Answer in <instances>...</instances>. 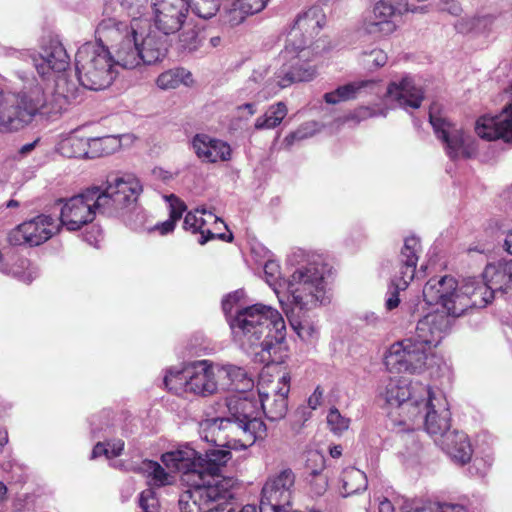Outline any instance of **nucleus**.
Instances as JSON below:
<instances>
[{"label":"nucleus","mask_w":512,"mask_h":512,"mask_svg":"<svg viewBox=\"0 0 512 512\" xmlns=\"http://www.w3.org/2000/svg\"><path fill=\"white\" fill-rule=\"evenodd\" d=\"M229 459L230 452L226 450H210L203 458L194 449L185 447L162 455L161 460L168 471L152 460L142 461L135 471L156 487L172 485L174 473H182V481L189 488L180 495V512H207L217 501L233 498L236 480L220 474L221 467Z\"/></svg>","instance_id":"1"},{"label":"nucleus","mask_w":512,"mask_h":512,"mask_svg":"<svg viewBox=\"0 0 512 512\" xmlns=\"http://www.w3.org/2000/svg\"><path fill=\"white\" fill-rule=\"evenodd\" d=\"M235 339L266 365L285 363L288 357L286 324L281 314L270 306L255 304L239 310L230 320Z\"/></svg>","instance_id":"2"},{"label":"nucleus","mask_w":512,"mask_h":512,"mask_svg":"<svg viewBox=\"0 0 512 512\" xmlns=\"http://www.w3.org/2000/svg\"><path fill=\"white\" fill-rule=\"evenodd\" d=\"M143 187L132 174H112L104 188L94 186L64 201L60 221L68 231H77L91 223L97 213L112 215L134 204Z\"/></svg>","instance_id":"3"},{"label":"nucleus","mask_w":512,"mask_h":512,"mask_svg":"<svg viewBox=\"0 0 512 512\" xmlns=\"http://www.w3.org/2000/svg\"><path fill=\"white\" fill-rule=\"evenodd\" d=\"M228 416L208 419L201 424L202 438L229 449H246L263 438L266 426L255 416V403L233 394L226 398Z\"/></svg>","instance_id":"4"},{"label":"nucleus","mask_w":512,"mask_h":512,"mask_svg":"<svg viewBox=\"0 0 512 512\" xmlns=\"http://www.w3.org/2000/svg\"><path fill=\"white\" fill-rule=\"evenodd\" d=\"M332 266L318 253L296 249L290 255V312H308L331 302Z\"/></svg>","instance_id":"5"},{"label":"nucleus","mask_w":512,"mask_h":512,"mask_svg":"<svg viewBox=\"0 0 512 512\" xmlns=\"http://www.w3.org/2000/svg\"><path fill=\"white\" fill-rule=\"evenodd\" d=\"M423 298L428 305H440L449 318L462 316L470 308H483L491 302V293L477 286L476 278L459 284L452 276L433 277L423 287Z\"/></svg>","instance_id":"6"},{"label":"nucleus","mask_w":512,"mask_h":512,"mask_svg":"<svg viewBox=\"0 0 512 512\" xmlns=\"http://www.w3.org/2000/svg\"><path fill=\"white\" fill-rule=\"evenodd\" d=\"M20 58L29 57L32 61L40 81L33 79L24 87L41 86L44 89L46 98L54 89L64 95L65 89L62 83L65 82V72L69 67L70 59L62 43L54 38L42 43L40 50L35 53L30 50L19 52Z\"/></svg>","instance_id":"7"},{"label":"nucleus","mask_w":512,"mask_h":512,"mask_svg":"<svg viewBox=\"0 0 512 512\" xmlns=\"http://www.w3.org/2000/svg\"><path fill=\"white\" fill-rule=\"evenodd\" d=\"M46 106L41 86L23 87L19 93L5 91L0 83V131H17L32 122Z\"/></svg>","instance_id":"8"},{"label":"nucleus","mask_w":512,"mask_h":512,"mask_svg":"<svg viewBox=\"0 0 512 512\" xmlns=\"http://www.w3.org/2000/svg\"><path fill=\"white\" fill-rule=\"evenodd\" d=\"M76 74L80 84L98 91L109 87L117 71L111 53L101 42H87L76 53Z\"/></svg>","instance_id":"9"},{"label":"nucleus","mask_w":512,"mask_h":512,"mask_svg":"<svg viewBox=\"0 0 512 512\" xmlns=\"http://www.w3.org/2000/svg\"><path fill=\"white\" fill-rule=\"evenodd\" d=\"M423 384H411L402 377L388 379L380 391V397L391 407V418L398 425L414 422L421 413L420 404L424 397L419 396Z\"/></svg>","instance_id":"10"},{"label":"nucleus","mask_w":512,"mask_h":512,"mask_svg":"<svg viewBox=\"0 0 512 512\" xmlns=\"http://www.w3.org/2000/svg\"><path fill=\"white\" fill-rule=\"evenodd\" d=\"M432 356V347L413 334L390 346L385 364L400 373L420 374Z\"/></svg>","instance_id":"11"},{"label":"nucleus","mask_w":512,"mask_h":512,"mask_svg":"<svg viewBox=\"0 0 512 512\" xmlns=\"http://www.w3.org/2000/svg\"><path fill=\"white\" fill-rule=\"evenodd\" d=\"M419 396L424 397L420 404L421 413L414 422H407V430L424 424L428 434L439 440L449 432L450 412L446 400L440 395L436 396L429 387H419Z\"/></svg>","instance_id":"12"},{"label":"nucleus","mask_w":512,"mask_h":512,"mask_svg":"<svg viewBox=\"0 0 512 512\" xmlns=\"http://www.w3.org/2000/svg\"><path fill=\"white\" fill-rule=\"evenodd\" d=\"M434 108L429 112V120L438 139L445 145L451 159L471 157L475 151L474 140L462 127L434 115Z\"/></svg>","instance_id":"13"},{"label":"nucleus","mask_w":512,"mask_h":512,"mask_svg":"<svg viewBox=\"0 0 512 512\" xmlns=\"http://www.w3.org/2000/svg\"><path fill=\"white\" fill-rule=\"evenodd\" d=\"M420 248L421 245L418 238L408 237L405 239L399 255V271L395 273L391 280V290L385 302L388 310L398 307L400 303L399 292L404 291L413 280Z\"/></svg>","instance_id":"14"},{"label":"nucleus","mask_w":512,"mask_h":512,"mask_svg":"<svg viewBox=\"0 0 512 512\" xmlns=\"http://www.w3.org/2000/svg\"><path fill=\"white\" fill-rule=\"evenodd\" d=\"M59 229L60 225L55 218L41 214L13 229L9 234V241L13 245L38 246L57 234Z\"/></svg>","instance_id":"15"},{"label":"nucleus","mask_w":512,"mask_h":512,"mask_svg":"<svg viewBox=\"0 0 512 512\" xmlns=\"http://www.w3.org/2000/svg\"><path fill=\"white\" fill-rule=\"evenodd\" d=\"M190 6V0H155L152 16L154 29L163 32L179 30Z\"/></svg>","instance_id":"16"},{"label":"nucleus","mask_w":512,"mask_h":512,"mask_svg":"<svg viewBox=\"0 0 512 512\" xmlns=\"http://www.w3.org/2000/svg\"><path fill=\"white\" fill-rule=\"evenodd\" d=\"M188 392L201 396L214 394L218 389L217 367L209 360H200L187 365Z\"/></svg>","instance_id":"17"},{"label":"nucleus","mask_w":512,"mask_h":512,"mask_svg":"<svg viewBox=\"0 0 512 512\" xmlns=\"http://www.w3.org/2000/svg\"><path fill=\"white\" fill-rule=\"evenodd\" d=\"M451 326V318L443 311L436 310L417 322L414 335L433 348L449 333Z\"/></svg>","instance_id":"18"},{"label":"nucleus","mask_w":512,"mask_h":512,"mask_svg":"<svg viewBox=\"0 0 512 512\" xmlns=\"http://www.w3.org/2000/svg\"><path fill=\"white\" fill-rule=\"evenodd\" d=\"M288 473L282 471L277 477L269 479L262 489L260 512H287Z\"/></svg>","instance_id":"19"},{"label":"nucleus","mask_w":512,"mask_h":512,"mask_svg":"<svg viewBox=\"0 0 512 512\" xmlns=\"http://www.w3.org/2000/svg\"><path fill=\"white\" fill-rule=\"evenodd\" d=\"M137 36L144 34H126L112 46L110 53L115 68L133 70L143 65Z\"/></svg>","instance_id":"20"},{"label":"nucleus","mask_w":512,"mask_h":512,"mask_svg":"<svg viewBox=\"0 0 512 512\" xmlns=\"http://www.w3.org/2000/svg\"><path fill=\"white\" fill-rule=\"evenodd\" d=\"M483 279H477V286H484L491 293V300L495 293H508L512 290V260L488 264Z\"/></svg>","instance_id":"21"},{"label":"nucleus","mask_w":512,"mask_h":512,"mask_svg":"<svg viewBox=\"0 0 512 512\" xmlns=\"http://www.w3.org/2000/svg\"><path fill=\"white\" fill-rule=\"evenodd\" d=\"M192 148L197 157L205 163L228 161L231 158V148L228 143L206 134L195 135L192 139Z\"/></svg>","instance_id":"22"},{"label":"nucleus","mask_w":512,"mask_h":512,"mask_svg":"<svg viewBox=\"0 0 512 512\" xmlns=\"http://www.w3.org/2000/svg\"><path fill=\"white\" fill-rule=\"evenodd\" d=\"M414 12L406 0H380L373 8L370 17V25L379 27L380 31H391L395 28L392 19L397 18V14L405 12Z\"/></svg>","instance_id":"23"},{"label":"nucleus","mask_w":512,"mask_h":512,"mask_svg":"<svg viewBox=\"0 0 512 512\" xmlns=\"http://www.w3.org/2000/svg\"><path fill=\"white\" fill-rule=\"evenodd\" d=\"M211 223L214 225H224V222L213 213L207 212L205 209H195V211L186 214L183 227L192 233H200L198 243L201 245L214 238L224 240V234L214 233L207 227Z\"/></svg>","instance_id":"24"},{"label":"nucleus","mask_w":512,"mask_h":512,"mask_svg":"<svg viewBox=\"0 0 512 512\" xmlns=\"http://www.w3.org/2000/svg\"><path fill=\"white\" fill-rule=\"evenodd\" d=\"M386 96L405 109L419 108L424 98L423 91L414 85L409 76L403 77L399 82H391L388 85Z\"/></svg>","instance_id":"25"},{"label":"nucleus","mask_w":512,"mask_h":512,"mask_svg":"<svg viewBox=\"0 0 512 512\" xmlns=\"http://www.w3.org/2000/svg\"><path fill=\"white\" fill-rule=\"evenodd\" d=\"M436 442L455 462L465 464L472 457V447L464 432L449 431Z\"/></svg>","instance_id":"26"},{"label":"nucleus","mask_w":512,"mask_h":512,"mask_svg":"<svg viewBox=\"0 0 512 512\" xmlns=\"http://www.w3.org/2000/svg\"><path fill=\"white\" fill-rule=\"evenodd\" d=\"M167 34H144L138 37L143 65H152L162 61L168 52Z\"/></svg>","instance_id":"27"},{"label":"nucleus","mask_w":512,"mask_h":512,"mask_svg":"<svg viewBox=\"0 0 512 512\" xmlns=\"http://www.w3.org/2000/svg\"><path fill=\"white\" fill-rule=\"evenodd\" d=\"M307 466L311 468L308 477L310 492L314 496H322L328 488L327 476L322 473L325 466L324 456L317 452H310L307 459Z\"/></svg>","instance_id":"28"},{"label":"nucleus","mask_w":512,"mask_h":512,"mask_svg":"<svg viewBox=\"0 0 512 512\" xmlns=\"http://www.w3.org/2000/svg\"><path fill=\"white\" fill-rule=\"evenodd\" d=\"M378 85L376 80H359L339 86L332 92L324 94L328 104H337L342 101L355 99L364 90H373Z\"/></svg>","instance_id":"29"},{"label":"nucleus","mask_w":512,"mask_h":512,"mask_svg":"<svg viewBox=\"0 0 512 512\" xmlns=\"http://www.w3.org/2000/svg\"><path fill=\"white\" fill-rule=\"evenodd\" d=\"M311 56L310 48H302L297 51V56H290V82L310 81L315 77L316 69L310 63Z\"/></svg>","instance_id":"30"},{"label":"nucleus","mask_w":512,"mask_h":512,"mask_svg":"<svg viewBox=\"0 0 512 512\" xmlns=\"http://www.w3.org/2000/svg\"><path fill=\"white\" fill-rule=\"evenodd\" d=\"M217 377L227 379L228 382L222 383L223 386H229L233 390L244 392L253 387V380L246 370L232 364L217 366Z\"/></svg>","instance_id":"31"},{"label":"nucleus","mask_w":512,"mask_h":512,"mask_svg":"<svg viewBox=\"0 0 512 512\" xmlns=\"http://www.w3.org/2000/svg\"><path fill=\"white\" fill-rule=\"evenodd\" d=\"M119 2L121 7L132 17L130 32H138V30L153 32L152 16L147 17L143 13L148 0H119Z\"/></svg>","instance_id":"32"},{"label":"nucleus","mask_w":512,"mask_h":512,"mask_svg":"<svg viewBox=\"0 0 512 512\" xmlns=\"http://www.w3.org/2000/svg\"><path fill=\"white\" fill-rule=\"evenodd\" d=\"M57 149L62 156L67 158H89L88 137L80 136L77 132L62 138Z\"/></svg>","instance_id":"33"},{"label":"nucleus","mask_w":512,"mask_h":512,"mask_svg":"<svg viewBox=\"0 0 512 512\" xmlns=\"http://www.w3.org/2000/svg\"><path fill=\"white\" fill-rule=\"evenodd\" d=\"M193 83L192 73L182 67L166 70L156 79V85L161 90L176 89L180 85L190 87Z\"/></svg>","instance_id":"34"},{"label":"nucleus","mask_w":512,"mask_h":512,"mask_svg":"<svg viewBox=\"0 0 512 512\" xmlns=\"http://www.w3.org/2000/svg\"><path fill=\"white\" fill-rule=\"evenodd\" d=\"M326 15L319 6H312L300 14L293 25V29L302 31H316L326 26Z\"/></svg>","instance_id":"35"},{"label":"nucleus","mask_w":512,"mask_h":512,"mask_svg":"<svg viewBox=\"0 0 512 512\" xmlns=\"http://www.w3.org/2000/svg\"><path fill=\"white\" fill-rule=\"evenodd\" d=\"M261 406L268 419L277 421L285 418L288 411V388L286 390L280 389L275 395L273 401H261Z\"/></svg>","instance_id":"36"},{"label":"nucleus","mask_w":512,"mask_h":512,"mask_svg":"<svg viewBox=\"0 0 512 512\" xmlns=\"http://www.w3.org/2000/svg\"><path fill=\"white\" fill-rule=\"evenodd\" d=\"M341 480L345 497L366 490L368 484L366 474L354 467L346 468Z\"/></svg>","instance_id":"37"},{"label":"nucleus","mask_w":512,"mask_h":512,"mask_svg":"<svg viewBox=\"0 0 512 512\" xmlns=\"http://www.w3.org/2000/svg\"><path fill=\"white\" fill-rule=\"evenodd\" d=\"M264 274L266 282L270 287H272L275 294L277 295L284 313L288 315L287 310L284 308V301L280 297V294L285 292V290L288 288V284L287 281L281 276L279 264L274 260L267 261L264 265Z\"/></svg>","instance_id":"38"},{"label":"nucleus","mask_w":512,"mask_h":512,"mask_svg":"<svg viewBox=\"0 0 512 512\" xmlns=\"http://www.w3.org/2000/svg\"><path fill=\"white\" fill-rule=\"evenodd\" d=\"M268 0H235L233 9L229 12L231 25L243 21L244 15L254 14L264 9Z\"/></svg>","instance_id":"39"},{"label":"nucleus","mask_w":512,"mask_h":512,"mask_svg":"<svg viewBox=\"0 0 512 512\" xmlns=\"http://www.w3.org/2000/svg\"><path fill=\"white\" fill-rule=\"evenodd\" d=\"M324 391L318 386L308 398V408L305 406L299 407L294 413L293 429L299 431L302 425L311 417V410H315L321 405Z\"/></svg>","instance_id":"40"},{"label":"nucleus","mask_w":512,"mask_h":512,"mask_svg":"<svg viewBox=\"0 0 512 512\" xmlns=\"http://www.w3.org/2000/svg\"><path fill=\"white\" fill-rule=\"evenodd\" d=\"M188 382L187 365L183 368H170L164 377L165 387L176 394L188 392Z\"/></svg>","instance_id":"41"},{"label":"nucleus","mask_w":512,"mask_h":512,"mask_svg":"<svg viewBox=\"0 0 512 512\" xmlns=\"http://www.w3.org/2000/svg\"><path fill=\"white\" fill-rule=\"evenodd\" d=\"M167 201L170 206L169 219L154 227V230L159 231L161 235L168 234L174 230L176 221L181 218L185 210L184 203L175 195L168 196Z\"/></svg>","instance_id":"42"},{"label":"nucleus","mask_w":512,"mask_h":512,"mask_svg":"<svg viewBox=\"0 0 512 512\" xmlns=\"http://www.w3.org/2000/svg\"><path fill=\"white\" fill-rule=\"evenodd\" d=\"M89 158L101 157L111 154L119 146V141L114 136L88 138Z\"/></svg>","instance_id":"43"},{"label":"nucleus","mask_w":512,"mask_h":512,"mask_svg":"<svg viewBox=\"0 0 512 512\" xmlns=\"http://www.w3.org/2000/svg\"><path fill=\"white\" fill-rule=\"evenodd\" d=\"M287 114L286 104L279 102L271 106L263 117L256 120L255 127L258 129L274 128L284 119Z\"/></svg>","instance_id":"44"},{"label":"nucleus","mask_w":512,"mask_h":512,"mask_svg":"<svg viewBox=\"0 0 512 512\" xmlns=\"http://www.w3.org/2000/svg\"><path fill=\"white\" fill-rule=\"evenodd\" d=\"M290 327L295 331L297 336L304 342L310 343L317 338V329L314 322L309 317L301 320H290Z\"/></svg>","instance_id":"45"},{"label":"nucleus","mask_w":512,"mask_h":512,"mask_svg":"<svg viewBox=\"0 0 512 512\" xmlns=\"http://www.w3.org/2000/svg\"><path fill=\"white\" fill-rule=\"evenodd\" d=\"M327 425L335 435H341L350 426V419L343 416L337 408H331L327 414Z\"/></svg>","instance_id":"46"},{"label":"nucleus","mask_w":512,"mask_h":512,"mask_svg":"<svg viewBox=\"0 0 512 512\" xmlns=\"http://www.w3.org/2000/svg\"><path fill=\"white\" fill-rule=\"evenodd\" d=\"M5 259H7L6 262L9 264V266L11 268H14V269L20 271V273L22 275H24V276L31 275V279L29 281H24L25 283L32 282V280L36 277L37 272L34 268L30 267L31 265H30V262L28 259L19 257L14 253H7V256Z\"/></svg>","instance_id":"47"},{"label":"nucleus","mask_w":512,"mask_h":512,"mask_svg":"<svg viewBox=\"0 0 512 512\" xmlns=\"http://www.w3.org/2000/svg\"><path fill=\"white\" fill-rule=\"evenodd\" d=\"M219 6V0H193L190 7L199 17L208 19L216 14Z\"/></svg>","instance_id":"48"},{"label":"nucleus","mask_w":512,"mask_h":512,"mask_svg":"<svg viewBox=\"0 0 512 512\" xmlns=\"http://www.w3.org/2000/svg\"><path fill=\"white\" fill-rule=\"evenodd\" d=\"M147 483H149V479L147 478ZM150 488L142 491L139 497V505L144 512H158V500L156 498L155 492L152 486L148 484Z\"/></svg>","instance_id":"49"},{"label":"nucleus","mask_w":512,"mask_h":512,"mask_svg":"<svg viewBox=\"0 0 512 512\" xmlns=\"http://www.w3.org/2000/svg\"><path fill=\"white\" fill-rule=\"evenodd\" d=\"M410 512H465L461 505L448 503H427L421 507H415Z\"/></svg>","instance_id":"50"},{"label":"nucleus","mask_w":512,"mask_h":512,"mask_svg":"<svg viewBox=\"0 0 512 512\" xmlns=\"http://www.w3.org/2000/svg\"><path fill=\"white\" fill-rule=\"evenodd\" d=\"M378 115L386 116V112L384 110H376L373 107L361 106L355 109L348 117V120H353L356 122H360L366 120L371 117H375Z\"/></svg>","instance_id":"51"},{"label":"nucleus","mask_w":512,"mask_h":512,"mask_svg":"<svg viewBox=\"0 0 512 512\" xmlns=\"http://www.w3.org/2000/svg\"><path fill=\"white\" fill-rule=\"evenodd\" d=\"M494 18L491 15L476 16L467 21L466 28L469 30H487L491 28Z\"/></svg>","instance_id":"52"},{"label":"nucleus","mask_w":512,"mask_h":512,"mask_svg":"<svg viewBox=\"0 0 512 512\" xmlns=\"http://www.w3.org/2000/svg\"><path fill=\"white\" fill-rule=\"evenodd\" d=\"M199 35L200 34H180V48L188 52H193L197 50L202 41Z\"/></svg>","instance_id":"53"},{"label":"nucleus","mask_w":512,"mask_h":512,"mask_svg":"<svg viewBox=\"0 0 512 512\" xmlns=\"http://www.w3.org/2000/svg\"><path fill=\"white\" fill-rule=\"evenodd\" d=\"M319 130L316 122H307L290 135V140H302L313 136Z\"/></svg>","instance_id":"54"},{"label":"nucleus","mask_w":512,"mask_h":512,"mask_svg":"<svg viewBox=\"0 0 512 512\" xmlns=\"http://www.w3.org/2000/svg\"><path fill=\"white\" fill-rule=\"evenodd\" d=\"M126 29V25L117 21L115 18H106L98 25L96 32H108L110 30L122 31Z\"/></svg>","instance_id":"55"},{"label":"nucleus","mask_w":512,"mask_h":512,"mask_svg":"<svg viewBox=\"0 0 512 512\" xmlns=\"http://www.w3.org/2000/svg\"><path fill=\"white\" fill-rule=\"evenodd\" d=\"M6 256H7V254H2L0 252V271L4 274L12 275V276L20 279L21 281H29L31 279V275L24 276L20 273V271L14 269V268H11L9 266V264L6 262L7 261V259H5Z\"/></svg>","instance_id":"56"},{"label":"nucleus","mask_w":512,"mask_h":512,"mask_svg":"<svg viewBox=\"0 0 512 512\" xmlns=\"http://www.w3.org/2000/svg\"><path fill=\"white\" fill-rule=\"evenodd\" d=\"M110 450L109 458L117 457L121 454L124 449V442L122 440H115L105 444Z\"/></svg>","instance_id":"57"},{"label":"nucleus","mask_w":512,"mask_h":512,"mask_svg":"<svg viewBox=\"0 0 512 512\" xmlns=\"http://www.w3.org/2000/svg\"><path fill=\"white\" fill-rule=\"evenodd\" d=\"M371 56H373V64L376 67H382L387 62V55L382 50H373Z\"/></svg>","instance_id":"58"},{"label":"nucleus","mask_w":512,"mask_h":512,"mask_svg":"<svg viewBox=\"0 0 512 512\" xmlns=\"http://www.w3.org/2000/svg\"><path fill=\"white\" fill-rule=\"evenodd\" d=\"M101 455H105L107 458H109L110 450L104 443L99 442L94 446L91 458H97Z\"/></svg>","instance_id":"59"},{"label":"nucleus","mask_w":512,"mask_h":512,"mask_svg":"<svg viewBox=\"0 0 512 512\" xmlns=\"http://www.w3.org/2000/svg\"><path fill=\"white\" fill-rule=\"evenodd\" d=\"M238 300L237 294L228 295L225 299L222 301V308L225 314H229L233 308L234 303H236Z\"/></svg>","instance_id":"60"},{"label":"nucleus","mask_w":512,"mask_h":512,"mask_svg":"<svg viewBox=\"0 0 512 512\" xmlns=\"http://www.w3.org/2000/svg\"><path fill=\"white\" fill-rule=\"evenodd\" d=\"M394 510V505L388 498H378V512H394Z\"/></svg>","instance_id":"61"},{"label":"nucleus","mask_w":512,"mask_h":512,"mask_svg":"<svg viewBox=\"0 0 512 512\" xmlns=\"http://www.w3.org/2000/svg\"><path fill=\"white\" fill-rule=\"evenodd\" d=\"M207 512H230L228 500L217 501Z\"/></svg>","instance_id":"62"},{"label":"nucleus","mask_w":512,"mask_h":512,"mask_svg":"<svg viewBox=\"0 0 512 512\" xmlns=\"http://www.w3.org/2000/svg\"><path fill=\"white\" fill-rule=\"evenodd\" d=\"M96 232V236H94L93 238L90 237L88 234L85 236V240L90 244V245H93V246H97L98 242H99V238L101 237V232L99 229H96L95 230Z\"/></svg>","instance_id":"63"},{"label":"nucleus","mask_w":512,"mask_h":512,"mask_svg":"<svg viewBox=\"0 0 512 512\" xmlns=\"http://www.w3.org/2000/svg\"><path fill=\"white\" fill-rule=\"evenodd\" d=\"M504 246L506 251L512 254V230L508 231L505 238Z\"/></svg>","instance_id":"64"}]
</instances>
